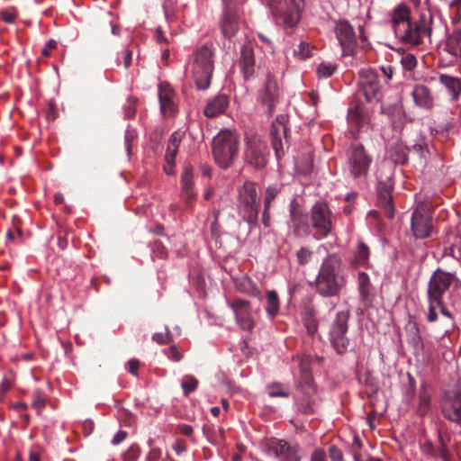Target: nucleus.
<instances>
[{"instance_id":"nucleus-1","label":"nucleus","mask_w":461,"mask_h":461,"mask_svg":"<svg viewBox=\"0 0 461 461\" xmlns=\"http://www.w3.org/2000/svg\"><path fill=\"white\" fill-rule=\"evenodd\" d=\"M336 216L326 202L318 201L310 209L309 216L305 215L298 204L290 205V228L298 238L310 235L319 240L334 233Z\"/></svg>"},{"instance_id":"nucleus-2","label":"nucleus","mask_w":461,"mask_h":461,"mask_svg":"<svg viewBox=\"0 0 461 461\" xmlns=\"http://www.w3.org/2000/svg\"><path fill=\"white\" fill-rule=\"evenodd\" d=\"M461 286V281L455 274L446 272L438 268L431 275L427 289V311L426 320L429 323H434L438 320V312L441 316H446L447 328L452 326V313L447 309L444 295Z\"/></svg>"},{"instance_id":"nucleus-3","label":"nucleus","mask_w":461,"mask_h":461,"mask_svg":"<svg viewBox=\"0 0 461 461\" xmlns=\"http://www.w3.org/2000/svg\"><path fill=\"white\" fill-rule=\"evenodd\" d=\"M341 260L336 255H329L321 263L315 280L316 291L322 296H335L344 286L340 276Z\"/></svg>"},{"instance_id":"nucleus-4","label":"nucleus","mask_w":461,"mask_h":461,"mask_svg":"<svg viewBox=\"0 0 461 461\" xmlns=\"http://www.w3.org/2000/svg\"><path fill=\"white\" fill-rule=\"evenodd\" d=\"M296 358L299 361L300 368L298 381L300 391L296 396L297 405L300 411L311 414L315 411L317 405L316 385L310 371L311 359L309 356H297Z\"/></svg>"},{"instance_id":"nucleus-5","label":"nucleus","mask_w":461,"mask_h":461,"mask_svg":"<svg viewBox=\"0 0 461 461\" xmlns=\"http://www.w3.org/2000/svg\"><path fill=\"white\" fill-rule=\"evenodd\" d=\"M191 72L198 89H206L211 83L213 71V50L212 44H204L193 54Z\"/></svg>"},{"instance_id":"nucleus-6","label":"nucleus","mask_w":461,"mask_h":461,"mask_svg":"<svg viewBox=\"0 0 461 461\" xmlns=\"http://www.w3.org/2000/svg\"><path fill=\"white\" fill-rule=\"evenodd\" d=\"M239 151V136L229 130L221 131L212 140V156L221 168L229 167Z\"/></svg>"},{"instance_id":"nucleus-7","label":"nucleus","mask_w":461,"mask_h":461,"mask_svg":"<svg viewBox=\"0 0 461 461\" xmlns=\"http://www.w3.org/2000/svg\"><path fill=\"white\" fill-rule=\"evenodd\" d=\"M349 316L348 310L339 311L330 326L329 339L338 354H344L349 344V339L347 337Z\"/></svg>"},{"instance_id":"nucleus-8","label":"nucleus","mask_w":461,"mask_h":461,"mask_svg":"<svg viewBox=\"0 0 461 461\" xmlns=\"http://www.w3.org/2000/svg\"><path fill=\"white\" fill-rule=\"evenodd\" d=\"M244 157L248 164L255 168H263L267 163V146L261 136L249 134L245 138Z\"/></svg>"},{"instance_id":"nucleus-9","label":"nucleus","mask_w":461,"mask_h":461,"mask_svg":"<svg viewBox=\"0 0 461 461\" xmlns=\"http://www.w3.org/2000/svg\"><path fill=\"white\" fill-rule=\"evenodd\" d=\"M372 158L360 144H353L348 152V168L354 179H365L367 176Z\"/></svg>"},{"instance_id":"nucleus-10","label":"nucleus","mask_w":461,"mask_h":461,"mask_svg":"<svg viewBox=\"0 0 461 461\" xmlns=\"http://www.w3.org/2000/svg\"><path fill=\"white\" fill-rule=\"evenodd\" d=\"M411 227L417 239H426L433 231L432 212L429 204L419 203L411 215Z\"/></svg>"},{"instance_id":"nucleus-11","label":"nucleus","mask_w":461,"mask_h":461,"mask_svg":"<svg viewBox=\"0 0 461 461\" xmlns=\"http://www.w3.org/2000/svg\"><path fill=\"white\" fill-rule=\"evenodd\" d=\"M357 86L367 102L379 101L382 96V86L377 72L374 69H361L358 72Z\"/></svg>"},{"instance_id":"nucleus-12","label":"nucleus","mask_w":461,"mask_h":461,"mask_svg":"<svg viewBox=\"0 0 461 461\" xmlns=\"http://www.w3.org/2000/svg\"><path fill=\"white\" fill-rule=\"evenodd\" d=\"M266 451L281 461H301L303 451L298 444H291L284 439L270 438L266 442Z\"/></svg>"},{"instance_id":"nucleus-13","label":"nucleus","mask_w":461,"mask_h":461,"mask_svg":"<svg viewBox=\"0 0 461 461\" xmlns=\"http://www.w3.org/2000/svg\"><path fill=\"white\" fill-rule=\"evenodd\" d=\"M399 38L402 42L412 46H420L424 44L425 40H429L431 29L425 20L419 22H411L406 28L399 29Z\"/></svg>"},{"instance_id":"nucleus-14","label":"nucleus","mask_w":461,"mask_h":461,"mask_svg":"<svg viewBox=\"0 0 461 461\" xmlns=\"http://www.w3.org/2000/svg\"><path fill=\"white\" fill-rule=\"evenodd\" d=\"M303 5V0H276L275 4L270 5L283 18L285 25L293 27L301 19Z\"/></svg>"},{"instance_id":"nucleus-15","label":"nucleus","mask_w":461,"mask_h":461,"mask_svg":"<svg viewBox=\"0 0 461 461\" xmlns=\"http://www.w3.org/2000/svg\"><path fill=\"white\" fill-rule=\"evenodd\" d=\"M287 115L279 114L272 122L270 131L271 141L277 158H280L284 155L283 139H286L287 137Z\"/></svg>"},{"instance_id":"nucleus-16","label":"nucleus","mask_w":461,"mask_h":461,"mask_svg":"<svg viewBox=\"0 0 461 461\" xmlns=\"http://www.w3.org/2000/svg\"><path fill=\"white\" fill-rule=\"evenodd\" d=\"M229 306L235 314L237 324L243 330H251L255 326V321L251 314L250 304L243 299H235L229 303Z\"/></svg>"},{"instance_id":"nucleus-17","label":"nucleus","mask_w":461,"mask_h":461,"mask_svg":"<svg viewBox=\"0 0 461 461\" xmlns=\"http://www.w3.org/2000/svg\"><path fill=\"white\" fill-rule=\"evenodd\" d=\"M160 111L163 116L172 117L177 112L175 103V93L167 82H160L158 86Z\"/></svg>"},{"instance_id":"nucleus-18","label":"nucleus","mask_w":461,"mask_h":461,"mask_svg":"<svg viewBox=\"0 0 461 461\" xmlns=\"http://www.w3.org/2000/svg\"><path fill=\"white\" fill-rule=\"evenodd\" d=\"M348 122L349 130L356 139L357 134L368 128V118L359 104H354L348 108Z\"/></svg>"},{"instance_id":"nucleus-19","label":"nucleus","mask_w":461,"mask_h":461,"mask_svg":"<svg viewBox=\"0 0 461 461\" xmlns=\"http://www.w3.org/2000/svg\"><path fill=\"white\" fill-rule=\"evenodd\" d=\"M336 36L345 53L350 52L356 44V36L348 22H339L336 25Z\"/></svg>"},{"instance_id":"nucleus-20","label":"nucleus","mask_w":461,"mask_h":461,"mask_svg":"<svg viewBox=\"0 0 461 461\" xmlns=\"http://www.w3.org/2000/svg\"><path fill=\"white\" fill-rule=\"evenodd\" d=\"M442 413L448 420L461 425V392L444 401Z\"/></svg>"},{"instance_id":"nucleus-21","label":"nucleus","mask_w":461,"mask_h":461,"mask_svg":"<svg viewBox=\"0 0 461 461\" xmlns=\"http://www.w3.org/2000/svg\"><path fill=\"white\" fill-rule=\"evenodd\" d=\"M278 96V84L274 77L268 75L261 95V101L267 106L268 113H271L274 111Z\"/></svg>"},{"instance_id":"nucleus-22","label":"nucleus","mask_w":461,"mask_h":461,"mask_svg":"<svg viewBox=\"0 0 461 461\" xmlns=\"http://www.w3.org/2000/svg\"><path fill=\"white\" fill-rule=\"evenodd\" d=\"M411 96L415 105L421 109L430 110L434 106L432 92L424 85H416L411 91Z\"/></svg>"},{"instance_id":"nucleus-23","label":"nucleus","mask_w":461,"mask_h":461,"mask_svg":"<svg viewBox=\"0 0 461 461\" xmlns=\"http://www.w3.org/2000/svg\"><path fill=\"white\" fill-rule=\"evenodd\" d=\"M222 34L226 38H231L235 35L240 28L239 17L236 12L230 7H226L220 22Z\"/></svg>"},{"instance_id":"nucleus-24","label":"nucleus","mask_w":461,"mask_h":461,"mask_svg":"<svg viewBox=\"0 0 461 461\" xmlns=\"http://www.w3.org/2000/svg\"><path fill=\"white\" fill-rule=\"evenodd\" d=\"M229 105V99L225 95H218L209 101L204 108L203 113L208 118H213L222 114Z\"/></svg>"},{"instance_id":"nucleus-25","label":"nucleus","mask_w":461,"mask_h":461,"mask_svg":"<svg viewBox=\"0 0 461 461\" xmlns=\"http://www.w3.org/2000/svg\"><path fill=\"white\" fill-rule=\"evenodd\" d=\"M240 67L246 80L254 76L255 59L251 46L245 45L242 48Z\"/></svg>"},{"instance_id":"nucleus-26","label":"nucleus","mask_w":461,"mask_h":461,"mask_svg":"<svg viewBox=\"0 0 461 461\" xmlns=\"http://www.w3.org/2000/svg\"><path fill=\"white\" fill-rule=\"evenodd\" d=\"M410 23V10L406 6L400 5L393 10L392 14V26L396 37L400 34L399 29L402 28V26L405 29Z\"/></svg>"},{"instance_id":"nucleus-27","label":"nucleus","mask_w":461,"mask_h":461,"mask_svg":"<svg viewBox=\"0 0 461 461\" xmlns=\"http://www.w3.org/2000/svg\"><path fill=\"white\" fill-rule=\"evenodd\" d=\"M438 439L440 441L438 447H435L430 441L425 442L421 447L422 453L432 457H440L443 461H450V454L447 450L440 435Z\"/></svg>"},{"instance_id":"nucleus-28","label":"nucleus","mask_w":461,"mask_h":461,"mask_svg":"<svg viewBox=\"0 0 461 461\" xmlns=\"http://www.w3.org/2000/svg\"><path fill=\"white\" fill-rule=\"evenodd\" d=\"M438 322V328L440 329V331L442 332L441 337L438 339V348L440 350H445L447 348H450L452 347V340L450 339V334L455 327V320L454 316L452 315V326L450 328H447L445 325L446 323V316H439L438 320L435 322Z\"/></svg>"},{"instance_id":"nucleus-29","label":"nucleus","mask_w":461,"mask_h":461,"mask_svg":"<svg viewBox=\"0 0 461 461\" xmlns=\"http://www.w3.org/2000/svg\"><path fill=\"white\" fill-rule=\"evenodd\" d=\"M369 248L363 241H359L354 251L351 265L355 267H367L369 265Z\"/></svg>"},{"instance_id":"nucleus-30","label":"nucleus","mask_w":461,"mask_h":461,"mask_svg":"<svg viewBox=\"0 0 461 461\" xmlns=\"http://www.w3.org/2000/svg\"><path fill=\"white\" fill-rule=\"evenodd\" d=\"M302 321L309 335H314L318 330L317 313L312 307H305L302 312Z\"/></svg>"},{"instance_id":"nucleus-31","label":"nucleus","mask_w":461,"mask_h":461,"mask_svg":"<svg viewBox=\"0 0 461 461\" xmlns=\"http://www.w3.org/2000/svg\"><path fill=\"white\" fill-rule=\"evenodd\" d=\"M257 199L258 194L255 183L250 181L245 182L240 190V205L258 203Z\"/></svg>"},{"instance_id":"nucleus-32","label":"nucleus","mask_w":461,"mask_h":461,"mask_svg":"<svg viewBox=\"0 0 461 461\" xmlns=\"http://www.w3.org/2000/svg\"><path fill=\"white\" fill-rule=\"evenodd\" d=\"M390 158L395 164H404L407 161L408 149L402 141H396L389 149Z\"/></svg>"},{"instance_id":"nucleus-33","label":"nucleus","mask_w":461,"mask_h":461,"mask_svg":"<svg viewBox=\"0 0 461 461\" xmlns=\"http://www.w3.org/2000/svg\"><path fill=\"white\" fill-rule=\"evenodd\" d=\"M430 390L426 385H422L419 392V405L417 408V412L419 415L424 416L430 411Z\"/></svg>"},{"instance_id":"nucleus-34","label":"nucleus","mask_w":461,"mask_h":461,"mask_svg":"<svg viewBox=\"0 0 461 461\" xmlns=\"http://www.w3.org/2000/svg\"><path fill=\"white\" fill-rule=\"evenodd\" d=\"M440 83L444 85L452 95L453 100H457L461 91V80L447 75H441Z\"/></svg>"},{"instance_id":"nucleus-35","label":"nucleus","mask_w":461,"mask_h":461,"mask_svg":"<svg viewBox=\"0 0 461 461\" xmlns=\"http://www.w3.org/2000/svg\"><path fill=\"white\" fill-rule=\"evenodd\" d=\"M445 49L452 56L461 57V33L459 32L455 31L448 36Z\"/></svg>"},{"instance_id":"nucleus-36","label":"nucleus","mask_w":461,"mask_h":461,"mask_svg":"<svg viewBox=\"0 0 461 461\" xmlns=\"http://www.w3.org/2000/svg\"><path fill=\"white\" fill-rule=\"evenodd\" d=\"M182 138H183V133L180 131H175L171 134L169 140H168L167 152L165 155V159L172 160V159L176 158V156L178 151V148L182 141Z\"/></svg>"},{"instance_id":"nucleus-37","label":"nucleus","mask_w":461,"mask_h":461,"mask_svg":"<svg viewBox=\"0 0 461 461\" xmlns=\"http://www.w3.org/2000/svg\"><path fill=\"white\" fill-rule=\"evenodd\" d=\"M378 203L384 208L385 216L389 219L393 217V199L389 189L380 190L378 194Z\"/></svg>"},{"instance_id":"nucleus-38","label":"nucleus","mask_w":461,"mask_h":461,"mask_svg":"<svg viewBox=\"0 0 461 461\" xmlns=\"http://www.w3.org/2000/svg\"><path fill=\"white\" fill-rule=\"evenodd\" d=\"M243 219L249 225H256L258 217V203L240 205Z\"/></svg>"},{"instance_id":"nucleus-39","label":"nucleus","mask_w":461,"mask_h":461,"mask_svg":"<svg viewBox=\"0 0 461 461\" xmlns=\"http://www.w3.org/2000/svg\"><path fill=\"white\" fill-rule=\"evenodd\" d=\"M357 285L360 296L363 300H367L370 296L371 283L369 276L365 272H359L357 275Z\"/></svg>"},{"instance_id":"nucleus-40","label":"nucleus","mask_w":461,"mask_h":461,"mask_svg":"<svg viewBox=\"0 0 461 461\" xmlns=\"http://www.w3.org/2000/svg\"><path fill=\"white\" fill-rule=\"evenodd\" d=\"M266 311L267 314L274 318L279 312V299L275 291H267Z\"/></svg>"},{"instance_id":"nucleus-41","label":"nucleus","mask_w":461,"mask_h":461,"mask_svg":"<svg viewBox=\"0 0 461 461\" xmlns=\"http://www.w3.org/2000/svg\"><path fill=\"white\" fill-rule=\"evenodd\" d=\"M237 288L241 293L250 296H258L259 291L255 284L249 278L244 277L237 284Z\"/></svg>"},{"instance_id":"nucleus-42","label":"nucleus","mask_w":461,"mask_h":461,"mask_svg":"<svg viewBox=\"0 0 461 461\" xmlns=\"http://www.w3.org/2000/svg\"><path fill=\"white\" fill-rule=\"evenodd\" d=\"M267 393L270 397H288L289 389L288 386L283 384L273 383L268 385Z\"/></svg>"},{"instance_id":"nucleus-43","label":"nucleus","mask_w":461,"mask_h":461,"mask_svg":"<svg viewBox=\"0 0 461 461\" xmlns=\"http://www.w3.org/2000/svg\"><path fill=\"white\" fill-rule=\"evenodd\" d=\"M194 169L191 166L185 167L181 175V190L194 189Z\"/></svg>"},{"instance_id":"nucleus-44","label":"nucleus","mask_w":461,"mask_h":461,"mask_svg":"<svg viewBox=\"0 0 461 461\" xmlns=\"http://www.w3.org/2000/svg\"><path fill=\"white\" fill-rule=\"evenodd\" d=\"M197 386L198 380L194 376L187 375L183 377L181 387L185 395H188L189 393L194 392Z\"/></svg>"},{"instance_id":"nucleus-45","label":"nucleus","mask_w":461,"mask_h":461,"mask_svg":"<svg viewBox=\"0 0 461 461\" xmlns=\"http://www.w3.org/2000/svg\"><path fill=\"white\" fill-rule=\"evenodd\" d=\"M313 50L314 48L310 43L301 42L294 50V55L300 59H305L312 56Z\"/></svg>"},{"instance_id":"nucleus-46","label":"nucleus","mask_w":461,"mask_h":461,"mask_svg":"<svg viewBox=\"0 0 461 461\" xmlns=\"http://www.w3.org/2000/svg\"><path fill=\"white\" fill-rule=\"evenodd\" d=\"M281 186L278 185H272L267 187L264 207H271V203L276 197V195L280 193Z\"/></svg>"},{"instance_id":"nucleus-47","label":"nucleus","mask_w":461,"mask_h":461,"mask_svg":"<svg viewBox=\"0 0 461 461\" xmlns=\"http://www.w3.org/2000/svg\"><path fill=\"white\" fill-rule=\"evenodd\" d=\"M46 405V396L43 392L38 390L32 393V406L40 413Z\"/></svg>"},{"instance_id":"nucleus-48","label":"nucleus","mask_w":461,"mask_h":461,"mask_svg":"<svg viewBox=\"0 0 461 461\" xmlns=\"http://www.w3.org/2000/svg\"><path fill=\"white\" fill-rule=\"evenodd\" d=\"M337 66L331 63H321L317 68V75L319 77H330L333 75Z\"/></svg>"},{"instance_id":"nucleus-49","label":"nucleus","mask_w":461,"mask_h":461,"mask_svg":"<svg viewBox=\"0 0 461 461\" xmlns=\"http://www.w3.org/2000/svg\"><path fill=\"white\" fill-rule=\"evenodd\" d=\"M401 64L404 70L412 71L417 67V59L413 54L407 53L401 58Z\"/></svg>"},{"instance_id":"nucleus-50","label":"nucleus","mask_w":461,"mask_h":461,"mask_svg":"<svg viewBox=\"0 0 461 461\" xmlns=\"http://www.w3.org/2000/svg\"><path fill=\"white\" fill-rule=\"evenodd\" d=\"M312 256H313V252L306 247H302L296 252L297 261L300 265L308 264L312 260Z\"/></svg>"},{"instance_id":"nucleus-51","label":"nucleus","mask_w":461,"mask_h":461,"mask_svg":"<svg viewBox=\"0 0 461 461\" xmlns=\"http://www.w3.org/2000/svg\"><path fill=\"white\" fill-rule=\"evenodd\" d=\"M152 339L159 345H166L169 344L173 340V336L167 327L165 332L154 333Z\"/></svg>"},{"instance_id":"nucleus-52","label":"nucleus","mask_w":461,"mask_h":461,"mask_svg":"<svg viewBox=\"0 0 461 461\" xmlns=\"http://www.w3.org/2000/svg\"><path fill=\"white\" fill-rule=\"evenodd\" d=\"M164 13L167 20L172 22L176 19L175 10L176 3L174 0H164L163 3Z\"/></svg>"},{"instance_id":"nucleus-53","label":"nucleus","mask_w":461,"mask_h":461,"mask_svg":"<svg viewBox=\"0 0 461 461\" xmlns=\"http://www.w3.org/2000/svg\"><path fill=\"white\" fill-rule=\"evenodd\" d=\"M180 196L186 207L189 208L196 199V193L194 189H183L181 190Z\"/></svg>"},{"instance_id":"nucleus-54","label":"nucleus","mask_w":461,"mask_h":461,"mask_svg":"<svg viewBox=\"0 0 461 461\" xmlns=\"http://www.w3.org/2000/svg\"><path fill=\"white\" fill-rule=\"evenodd\" d=\"M1 18L6 23H14L17 18V11L14 7L2 10Z\"/></svg>"},{"instance_id":"nucleus-55","label":"nucleus","mask_w":461,"mask_h":461,"mask_svg":"<svg viewBox=\"0 0 461 461\" xmlns=\"http://www.w3.org/2000/svg\"><path fill=\"white\" fill-rule=\"evenodd\" d=\"M164 354L172 361L179 362L182 357L183 354L179 351L178 348L175 345L166 348L163 350Z\"/></svg>"},{"instance_id":"nucleus-56","label":"nucleus","mask_w":461,"mask_h":461,"mask_svg":"<svg viewBox=\"0 0 461 461\" xmlns=\"http://www.w3.org/2000/svg\"><path fill=\"white\" fill-rule=\"evenodd\" d=\"M137 133L134 130H127L125 133V146L128 152V155H131V149L136 142Z\"/></svg>"},{"instance_id":"nucleus-57","label":"nucleus","mask_w":461,"mask_h":461,"mask_svg":"<svg viewBox=\"0 0 461 461\" xmlns=\"http://www.w3.org/2000/svg\"><path fill=\"white\" fill-rule=\"evenodd\" d=\"M410 327L414 330V335L411 338V342L413 343L415 348H423L422 338L420 336V330H419L417 323L414 322L412 324H410Z\"/></svg>"},{"instance_id":"nucleus-58","label":"nucleus","mask_w":461,"mask_h":461,"mask_svg":"<svg viewBox=\"0 0 461 461\" xmlns=\"http://www.w3.org/2000/svg\"><path fill=\"white\" fill-rule=\"evenodd\" d=\"M329 456L331 461H343L342 452L336 446H330L329 447Z\"/></svg>"},{"instance_id":"nucleus-59","label":"nucleus","mask_w":461,"mask_h":461,"mask_svg":"<svg viewBox=\"0 0 461 461\" xmlns=\"http://www.w3.org/2000/svg\"><path fill=\"white\" fill-rule=\"evenodd\" d=\"M153 254L158 258H165L167 256V251L161 243L155 242L153 246Z\"/></svg>"},{"instance_id":"nucleus-60","label":"nucleus","mask_w":461,"mask_h":461,"mask_svg":"<svg viewBox=\"0 0 461 461\" xmlns=\"http://www.w3.org/2000/svg\"><path fill=\"white\" fill-rule=\"evenodd\" d=\"M139 367L140 361L138 359L132 358L128 361L127 369L131 375H137Z\"/></svg>"},{"instance_id":"nucleus-61","label":"nucleus","mask_w":461,"mask_h":461,"mask_svg":"<svg viewBox=\"0 0 461 461\" xmlns=\"http://www.w3.org/2000/svg\"><path fill=\"white\" fill-rule=\"evenodd\" d=\"M162 451L158 447H152L147 456L148 461H158L161 457Z\"/></svg>"},{"instance_id":"nucleus-62","label":"nucleus","mask_w":461,"mask_h":461,"mask_svg":"<svg viewBox=\"0 0 461 461\" xmlns=\"http://www.w3.org/2000/svg\"><path fill=\"white\" fill-rule=\"evenodd\" d=\"M311 461H327L326 453L321 448L315 449L311 456Z\"/></svg>"},{"instance_id":"nucleus-63","label":"nucleus","mask_w":461,"mask_h":461,"mask_svg":"<svg viewBox=\"0 0 461 461\" xmlns=\"http://www.w3.org/2000/svg\"><path fill=\"white\" fill-rule=\"evenodd\" d=\"M57 47V42L54 40H50L46 43L45 47L41 50V54L44 57H49L50 55V51Z\"/></svg>"},{"instance_id":"nucleus-64","label":"nucleus","mask_w":461,"mask_h":461,"mask_svg":"<svg viewBox=\"0 0 461 461\" xmlns=\"http://www.w3.org/2000/svg\"><path fill=\"white\" fill-rule=\"evenodd\" d=\"M177 430L185 435V436H187V437H190L193 432H194V429L192 426L190 425H187V424H180L177 426Z\"/></svg>"}]
</instances>
